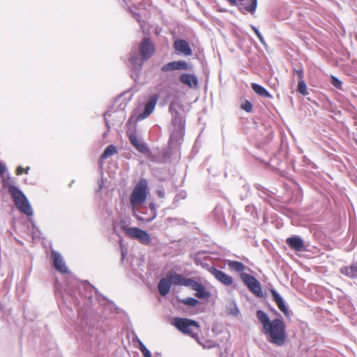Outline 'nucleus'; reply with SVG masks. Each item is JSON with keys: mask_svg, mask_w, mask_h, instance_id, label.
Masks as SVG:
<instances>
[{"mask_svg": "<svg viewBox=\"0 0 357 357\" xmlns=\"http://www.w3.org/2000/svg\"><path fill=\"white\" fill-rule=\"evenodd\" d=\"M271 294L273 301L275 302L277 306L282 312L286 317L289 316V311L284 304V300L282 296L274 289L271 290Z\"/></svg>", "mask_w": 357, "mask_h": 357, "instance_id": "nucleus-14", "label": "nucleus"}, {"mask_svg": "<svg viewBox=\"0 0 357 357\" xmlns=\"http://www.w3.org/2000/svg\"><path fill=\"white\" fill-rule=\"evenodd\" d=\"M24 172V168L21 166H19L17 168V175H20L22 174V172Z\"/></svg>", "mask_w": 357, "mask_h": 357, "instance_id": "nucleus-46", "label": "nucleus"}, {"mask_svg": "<svg viewBox=\"0 0 357 357\" xmlns=\"http://www.w3.org/2000/svg\"><path fill=\"white\" fill-rule=\"evenodd\" d=\"M231 6H238V9L243 11V3H238L236 0H227Z\"/></svg>", "mask_w": 357, "mask_h": 357, "instance_id": "nucleus-35", "label": "nucleus"}, {"mask_svg": "<svg viewBox=\"0 0 357 357\" xmlns=\"http://www.w3.org/2000/svg\"><path fill=\"white\" fill-rule=\"evenodd\" d=\"M331 83L332 84L337 88V89H340L341 88V86H342V82L340 80H339L337 78L335 77H331Z\"/></svg>", "mask_w": 357, "mask_h": 357, "instance_id": "nucleus-34", "label": "nucleus"}, {"mask_svg": "<svg viewBox=\"0 0 357 357\" xmlns=\"http://www.w3.org/2000/svg\"><path fill=\"white\" fill-rule=\"evenodd\" d=\"M169 279L170 280L172 285L185 286L189 287L192 280L191 278H186L182 275L176 273V272L169 271L167 273Z\"/></svg>", "mask_w": 357, "mask_h": 357, "instance_id": "nucleus-10", "label": "nucleus"}, {"mask_svg": "<svg viewBox=\"0 0 357 357\" xmlns=\"http://www.w3.org/2000/svg\"><path fill=\"white\" fill-rule=\"evenodd\" d=\"M256 316L267 335L268 340L278 346L283 345L286 340L284 323L280 319L271 321L268 314L262 310L257 311Z\"/></svg>", "mask_w": 357, "mask_h": 357, "instance_id": "nucleus-1", "label": "nucleus"}, {"mask_svg": "<svg viewBox=\"0 0 357 357\" xmlns=\"http://www.w3.org/2000/svg\"><path fill=\"white\" fill-rule=\"evenodd\" d=\"M156 194H157L158 197L162 199L165 197V191L162 189L157 190Z\"/></svg>", "mask_w": 357, "mask_h": 357, "instance_id": "nucleus-43", "label": "nucleus"}, {"mask_svg": "<svg viewBox=\"0 0 357 357\" xmlns=\"http://www.w3.org/2000/svg\"><path fill=\"white\" fill-rule=\"evenodd\" d=\"M341 273L349 277H357V263L352 264L349 268L344 267L341 269Z\"/></svg>", "mask_w": 357, "mask_h": 357, "instance_id": "nucleus-21", "label": "nucleus"}, {"mask_svg": "<svg viewBox=\"0 0 357 357\" xmlns=\"http://www.w3.org/2000/svg\"><path fill=\"white\" fill-rule=\"evenodd\" d=\"M183 303L189 306H195L198 303V301L196 298L188 297L183 300Z\"/></svg>", "mask_w": 357, "mask_h": 357, "instance_id": "nucleus-30", "label": "nucleus"}, {"mask_svg": "<svg viewBox=\"0 0 357 357\" xmlns=\"http://www.w3.org/2000/svg\"><path fill=\"white\" fill-rule=\"evenodd\" d=\"M252 89L259 96L266 98H272L269 92L265 88H264L259 84L253 83L252 84Z\"/></svg>", "mask_w": 357, "mask_h": 357, "instance_id": "nucleus-22", "label": "nucleus"}, {"mask_svg": "<svg viewBox=\"0 0 357 357\" xmlns=\"http://www.w3.org/2000/svg\"><path fill=\"white\" fill-rule=\"evenodd\" d=\"M149 208L151 210V214L148 218H144L143 216L138 214L137 212L134 213L133 216L135 217L137 219V220L142 222L149 223L153 220L157 216V208L155 203H149Z\"/></svg>", "mask_w": 357, "mask_h": 357, "instance_id": "nucleus-15", "label": "nucleus"}, {"mask_svg": "<svg viewBox=\"0 0 357 357\" xmlns=\"http://www.w3.org/2000/svg\"><path fill=\"white\" fill-rule=\"evenodd\" d=\"M108 115V112H106L105 114V124L108 128V130L109 129V123H108V121H107V116Z\"/></svg>", "mask_w": 357, "mask_h": 357, "instance_id": "nucleus-48", "label": "nucleus"}, {"mask_svg": "<svg viewBox=\"0 0 357 357\" xmlns=\"http://www.w3.org/2000/svg\"><path fill=\"white\" fill-rule=\"evenodd\" d=\"M228 313L234 316L238 313V310L235 304L232 303L230 307H228Z\"/></svg>", "mask_w": 357, "mask_h": 357, "instance_id": "nucleus-33", "label": "nucleus"}, {"mask_svg": "<svg viewBox=\"0 0 357 357\" xmlns=\"http://www.w3.org/2000/svg\"><path fill=\"white\" fill-rule=\"evenodd\" d=\"M51 256L53 259L54 267L56 271L61 273L68 272V268L66 265L63 257L59 252L52 250Z\"/></svg>", "mask_w": 357, "mask_h": 357, "instance_id": "nucleus-9", "label": "nucleus"}, {"mask_svg": "<svg viewBox=\"0 0 357 357\" xmlns=\"http://www.w3.org/2000/svg\"><path fill=\"white\" fill-rule=\"evenodd\" d=\"M252 28L254 30V31L255 32V33L257 36L258 38L259 39L260 42L261 43H264V38H263L261 34L260 33L259 31L255 26H252Z\"/></svg>", "mask_w": 357, "mask_h": 357, "instance_id": "nucleus-36", "label": "nucleus"}, {"mask_svg": "<svg viewBox=\"0 0 357 357\" xmlns=\"http://www.w3.org/2000/svg\"><path fill=\"white\" fill-rule=\"evenodd\" d=\"M118 152L117 148L114 145H109L106 147L104 152L102 153L100 158L105 160Z\"/></svg>", "mask_w": 357, "mask_h": 357, "instance_id": "nucleus-23", "label": "nucleus"}, {"mask_svg": "<svg viewBox=\"0 0 357 357\" xmlns=\"http://www.w3.org/2000/svg\"><path fill=\"white\" fill-rule=\"evenodd\" d=\"M130 66L132 70L139 72L142 68V58L140 59L136 52L131 53L129 59Z\"/></svg>", "mask_w": 357, "mask_h": 357, "instance_id": "nucleus-19", "label": "nucleus"}, {"mask_svg": "<svg viewBox=\"0 0 357 357\" xmlns=\"http://www.w3.org/2000/svg\"><path fill=\"white\" fill-rule=\"evenodd\" d=\"M126 255V250L121 248V261H123Z\"/></svg>", "mask_w": 357, "mask_h": 357, "instance_id": "nucleus-47", "label": "nucleus"}, {"mask_svg": "<svg viewBox=\"0 0 357 357\" xmlns=\"http://www.w3.org/2000/svg\"><path fill=\"white\" fill-rule=\"evenodd\" d=\"M143 356H144V357H152L150 351L146 353L143 354Z\"/></svg>", "mask_w": 357, "mask_h": 357, "instance_id": "nucleus-49", "label": "nucleus"}, {"mask_svg": "<svg viewBox=\"0 0 357 357\" xmlns=\"http://www.w3.org/2000/svg\"><path fill=\"white\" fill-rule=\"evenodd\" d=\"M232 283V278L225 274V284H230Z\"/></svg>", "mask_w": 357, "mask_h": 357, "instance_id": "nucleus-42", "label": "nucleus"}, {"mask_svg": "<svg viewBox=\"0 0 357 357\" xmlns=\"http://www.w3.org/2000/svg\"><path fill=\"white\" fill-rule=\"evenodd\" d=\"M227 264L231 270L238 272L243 271L245 268L243 264L238 261H228Z\"/></svg>", "mask_w": 357, "mask_h": 357, "instance_id": "nucleus-25", "label": "nucleus"}, {"mask_svg": "<svg viewBox=\"0 0 357 357\" xmlns=\"http://www.w3.org/2000/svg\"><path fill=\"white\" fill-rule=\"evenodd\" d=\"M149 193V182L146 178H141L134 187L130 195V203L133 211L136 212L135 208L146 202Z\"/></svg>", "mask_w": 357, "mask_h": 357, "instance_id": "nucleus-2", "label": "nucleus"}, {"mask_svg": "<svg viewBox=\"0 0 357 357\" xmlns=\"http://www.w3.org/2000/svg\"><path fill=\"white\" fill-rule=\"evenodd\" d=\"M211 273H213L219 281L223 282V271L212 268Z\"/></svg>", "mask_w": 357, "mask_h": 357, "instance_id": "nucleus-28", "label": "nucleus"}, {"mask_svg": "<svg viewBox=\"0 0 357 357\" xmlns=\"http://www.w3.org/2000/svg\"><path fill=\"white\" fill-rule=\"evenodd\" d=\"M175 50L186 56L192 54V50L189 43L185 40H177L174 43Z\"/></svg>", "mask_w": 357, "mask_h": 357, "instance_id": "nucleus-17", "label": "nucleus"}, {"mask_svg": "<svg viewBox=\"0 0 357 357\" xmlns=\"http://www.w3.org/2000/svg\"><path fill=\"white\" fill-rule=\"evenodd\" d=\"M29 169H30V167H26L25 169H24V172L26 174H28V173H29Z\"/></svg>", "mask_w": 357, "mask_h": 357, "instance_id": "nucleus-50", "label": "nucleus"}, {"mask_svg": "<svg viewBox=\"0 0 357 357\" xmlns=\"http://www.w3.org/2000/svg\"><path fill=\"white\" fill-rule=\"evenodd\" d=\"M128 134L130 143L138 151L142 153L150 152L148 146L144 143L140 142L135 132H130Z\"/></svg>", "mask_w": 357, "mask_h": 357, "instance_id": "nucleus-12", "label": "nucleus"}, {"mask_svg": "<svg viewBox=\"0 0 357 357\" xmlns=\"http://www.w3.org/2000/svg\"><path fill=\"white\" fill-rule=\"evenodd\" d=\"M126 234L131 238L138 239L142 243L149 245L151 242L149 234L137 227H123Z\"/></svg>", "mask_w": 357, "mask_h": 357, "instance_id": "nucleus-6", "label": "nucleus"}, {"mask_svg": "<svg viewBox=\"0 0 357 357\" xmlns=\"http://www.w3.org/2000/svg\"><path fill=\"white\" fill-rule=\"evenodd\" d=\"M172 124V130L169 139V144L173 142L180 143L184 135L185 122L178 112L173 113Z\"/></svg>", "mask_w": 357, "mask_h": 357, "instance_id": "nucleus-5", "label": "nucleus"}, {"mask_svg": "<svg viewBox=\"0 0 357 357\" xmlns=\"http://www.w3.org/2000/svg\"><path fill=\"white\" fill-rule=\"evenodd\" d=\"M241 108L245 111L250 112L252 111V105L250 102L245 100L244 102L241 104Z\"/></svg>", "mask_w": 357, "mask_h": 357, "instance_id": "nucleus-31", "label": "nucleus"}, {"mask_svg": "<svg viewBox=\"0 0 357 357\" xmlns=\"http://www.w3.org/2000/svg\"><path fill=\"white\" fill-rule=\"evenodd\" d=\"M296 73L297 74L299 81H304L303 79V70L302 69L301 70H296Z\"/></svg>", "mask_w": 357, "mask_h": 357, "instance_id": "nucleus-39", "label": "nucleus"}, {"mask_svg": "<svg viewBox=\"0 0 357 357\" xmlns=\"http://www.w3.org/2000/svg\"><path fill=\"white\" fill-rule=\"evenodd\" d=\"M128 11L132 15V17L134 19H135L141 25V26L142 27L143 25L142 24V22H141V20H140V14H139L137 12H134L131 8L128 7Z\"/></svg>", "mask_w": 357, "mask_h": 357, "instance_id": "nucleus-32", "label": "nucleus"}, {"mask_svg": "<svg viewBox=\"0 0 357 357\" xmlns=\"http://www.w3.org/2000/svg\"><path fill=\"white\" fill-rule=\"evenodd\" d=\"M257 6V0H246L245 6L243 5V10L245 9L248 12L253 14Z\"/></svg>", "mask_w": 357, "mask_h": 357, "instance_id": "nucleus-24", "label": "nucleus"}, {"mask_svg": "<svg viewBox=\"0 0 357 357\" xmlns=\"http://www.w3.org/2000/svg\"><path fill=\"white\" fill-rule=\"evenodd\" d=\"M7 170V167L5 164L3 162H0V174L3 175L6 171Z\"/></svg>", "mask_w": 357, "mask_h": 357, "instance_id": "nucleus-41", "label": "nucleus"}, {"mask_svg": "<svg viewBox=\"0 0 357 357\" xmlns=\"http://www.w3.org/2000/svg\"><path fill=\"white\" fill-rule=\"evenodd\" d=\"M6 187L17 208L27 216H32L33 214L32 207L24 192L18 187L10 183H8Z\"/></svg>", "mask_w": 357, "mask_h": 357, "instance_id": "nucleus-3", "label": "nucleus"}, {"mask_svg": "<svg viewBox=\"0 0 357 357\" xmlns=\"http://www.w3.org/2000/svg\"><path fill=\"white\" fill-rule=\"evenodd\" d=\"M176 70H188L190 67L189 64L184 61H175Z\"/></svg>", "mask_w": 357, "mask_h": 357, "instance_id": "nucleus-26", "label": "nucleus"}, {"mask_svg": "<svg viewBox=\"0 0 357 357\" xmlns=\"http://www.w3.org/2000/svg\"><path fill=\"white\" fill-rule=\"evenodd\" d=\"M157 98L152 96L145 104L144 111L139 114L138 119L142 120L147 118L154 110L157 103Z\"/></svg>", "mask_w": 357, "mask_h": 357, "instance_id": "nucleus-13", "label": "nucleus"}, {"mask_svg": "<svg viewBox=\"0 0 357 357\" xmlns=\"http://www.w3.org/2000/svg\"><path fill=\"white\" fill-rule=\"evenodd\" d=\"M172 284L167 275L166 278H162L158 286L159 293L161 296H165L170 291Z\"/></svg>", "mask_w": 357, "mask_h": 357, "instance_id": "nucleus-18", "label": "nucleus"}, {"mask_svg": "<svg viewBox=\"0 0 357 357\" xmlns=\"http://www.w3.org/2000/svg\"><path fill=\"white\" fill-rule=\"evenodd\" d=\"M175 61H172V62H169L165 65H164L162 68H161V70L163 71V72H167V71H171V70H176V68H175Z\"/></svg>", "mask_w": 357, "mask_h": 357, "instance_id": "nucleus-29", "label": "nucleus"}, {"mask_svg": "<svg viewBox=\"0 0 357 357\" xmlns=\"http://www.w3.org/2000/svg\"><path fill=\"white\" fill-rule=\"evenodd\" d=\"M171 324L184 334L189 335L195 339L198 337L197 332L199 331V325L196 321L187 318L174 317Z\"/></svg>", "mask_w": 357, "mask_h": 357, "instance_id": "nucleus-4", "label": "nucleus"}, {"mask_svg": "<svg viewBox=\"0 0 357 357\" xmlns=\"http://www.w3.org/2000/svg\"><path fill=\"white\" fill-rule=\"evenodd\" d=\"M107 307L112 311V310H114L116 311V312H119L118 310H119V308L112 303V302H109L107 303Z\"/></svg>", "mask_w": 357, "mask_h": 357, "instance_id": "nucleus-38", "label": "nucleus"}, {"mask_svg": "<svg viewBox=\"0 0 357 357\" xmlns=\"http://www.w3.org/2000/svg\"><path fill=\"white\" fill-rule=\"evenodd\" d=\"M221 211H222V208H221V207H220V206H217V207L214 209L213 213H214L215 215H216V216H219V215H220V214H221Z\"/></svg>", "mask_w": 357, "mask_h": 357, "instance_id": "nucleus-44", "label": "nucleus"}, {"mask_svg": "<svg viewBox=\"0 0 357 357\" xmlns=\"http://www.w3.org/2000/svg\"><path fill=\"white\" fill-rule=\"evenodd\" d=\"M139 350L141 351L142 354L149 351V350L146 348V347L141 341H139Z\"/></svg>", "mask_w": 357, "mask_h": 357, "instance_id": "nucleus-37", "label": "nucleus"}, {"mask_svg": "<svg viewBox=\"0 0 357 357\" xmlns=\"http://www.w3.org/2000/svg\"><path fill=\"white\" fill-rule=\"evenodd\" d=\"M298 91L303 96H306L307 93V86L304 81H299L298 84Z\"/></svg>", "mask_w": 357, "mask_h": 357, "instance_id": "nucleus-27", "label": "nucleus"}, {"mask_svg": "<svg viewBox=\"0 0 357 357\" xmlns=\"http://www.w3.org/2000/svg\"><path fill=\"white\" fill-rule=\"evenodd\" d=\"M287 243L293 249L300 251L303 247V240L298 236L288 238Z\"/></svg>", "mask_w": 357, "mask_h": 357, "instance_id": "nucleus-20", "label": "nucleus"}, {"mask_svg": "<svg viewBox=\"0 0 357 357\" xmlns=\"http://www.w3.org/2000/svg\"><path fill=\"white\" fill-rule=\"evenodd\" d=\"M123 1L124 2L125 5H128L127 0H123Z\"/></svg>", "mask_w": 357, "mask_h": 357, "instance_id": "nucleus-51", "label": "nucleus"}, {"mask_svg": "<svg viewBox=\"0 0 357 357\" xmlns=\"http://www.w3.org/2000/svg\"><path fill=\"white\" fill-rule=\"evenodd\" d=\"M242 280L247 287L257 296L261 295V288L259 282L252 275L243 273L241 275Z\"/></svg>", "mask_w": 357, "mask_h": 357, "instance_id": "nucleus-8", "label": "nucleus"}, {"mask_svg": "<svg viewBox=\"0 0 357 357\" xmlns=\"http://www.w3.org/2000/svg\"><path fill=\"white\" fill-rule=\"evenodd\" d=\"M189 288L196 291L195 295L199 298L204 299L208 298L210 296V293L206 290L204 286L193 279L189 286Z\"/></svg>", "mask_w": 357, "mask_h": 357, "instance_id": "nucleus-11", "label": "nucleus"}, {"mask_svg": "<svg viewBox=\"0 0 357 357\" xmlns=\"http://www.w3.org/2000/svg\"><path fill=\"white\" fill-rule=\"evenodd\" d=\"M179 80L190 88H196L198 85V79L195 75L183 73L180 75Z\"/></svg>", "mask_w": 357, "mask_h": 357, "instance_id": "nucleus-16", "label": "nucleus"}, {"mask_svg": "<svg viewBox=\"0 0 357 357\" xmlns=\"http://www.w3.org/2000/svg\"><path fill=\"white\" fill-rule=\"evenodd\" d=\"M103 185H104L103 179H100L98 181V189L96 190V192H99L102 189V188L103 187Z\"/></svg>", "mask_w": 357, "mask_h": 357, "instance_id": "nucleus-45", "label": "nucleus"}, {"mask_svg": "<svg viewBox=\"0 0 357 357\" xmlns=\"http://www.w3.org/2000/svg\"><path fill=\"white\" fill-rule=\"evenodd\" d=\"M155 47L150 39L144 38L139 45V52L143 61L148 60L154 53Z\"/></svg>", "mask_w": 357, "mask_h": 357, "instance_id": "nucleus-7", "label": "nucleus"}, {"mask_svg": "<svg viewBox=\"0 0 357 357\" xmlns=\"http://www.w3.org/2000/svg\"><path fill=\"white\" fill-rule=\"evenodd\" d=\"M169 110L172 114V116H173V113L175 112H178L177 109L175 108V104L173 102H171L169 106Z\"/></svg>", "mask_w": 357, "mask_h": 357, "instance_id": "nucleus-40", "label": "nucleus"}]
</instances>
